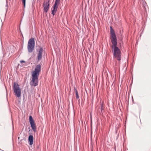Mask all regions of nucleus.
Segmentation results:
<instances>
[{
	"label": "nucleus",
	"mask_w": 151,
	"mask_h": 151,
	"mask_svg": "<svg viewBox=\"0 0 151 151\" xmlns=\"http://www.w3.org/2000/svg\"><path fill=\"white\" fill-rule=\"evenodd\" d=\"M58 6H56L55 5H54L53 6V9L52 11V14L53 15H54L55 14L56 12Z\"/></svg>",
	"instance_id": "nucleus-10"
},
{
	"label": "nucleus",
	"mask_w": 151,
	"mask_h": 151,
	"mask_svg": "<svg viewBox=\"0 0 151 151\" xmlns=\"http://www.w3.org/2000/svg\"><path fill=\"white\" fill-rule=\"evenodd\" d=\"M22 2L24 5V8H25L26 5V0H22Z\"/></svg>",
	"instance_id": "nucleus-13"
},
{
	"label": "nucleus",
	"mask_w": 151,
	"mask_h": 151,
	"mask_svg": "<svg viewBox=\"0 0 151 151\" xmlns=\"http://www.w3.org/2000/svg\"><path fill=\"white\" fill-rule=\"evenodd\" d=\"M101 110H102V109H103V106H102V105L101 106Z\"/></svg>",
	"instance_id": "nucleus-16"
},
{
	"label": "nucleus",
	"mask_w": 151,
	"mask_h": 151,
	"mask_svg": "<svg viewBox=\"0 0 151 151\" xmlns=\"http://www.w3.org/2000/svg\"><path fill=\"white\" fill-rule=\"evenodd\" d=\"M13 90L16 96L18 98H20L21 90L18 84L15 82L14 83Z\"/></svg>",
	"instance_id": "nucleus-2"
},
{
	"label": "nucleus",
	"mask_w": 151,
	"mask_h": 151,
	"mask_svg": "<svg viewBox=\"0 0 151 151\" xmlns=\"http://www.w3.org/2000/svg\"><path fill=\"white\" fill-rule=\"evenodd\" d=\"M49 0H48L47 2H44L43 3V10L46 13L47 12L49 8Z\"/></svg>",
	"instance_id": "nucleus-7"
},
{
	"label": "nucleus",
	"mask_w": 151,
	"mask_h": 151,
	"mask_svg": "<svg viewBox=\"0 0 151 151\" xmlns=\"http://www.w3.org/2000/svg\"><path fill=\"white\" fill-rule=\"evenodd\" d=\"M28 141L29 142L30 145H32L33 144V137L32 135H30L29 136Z\"/></svg>",
	"instance_id": "nucleus-9"
},
{
	"label": "nucleus",
	"mask_w": 151,
	"mask_h": 151,
	"mask_svg": "<svg viewBox=\"0 0 151 151\" xmlns=\"http://www.w3.org/2000/svg\"><path fill=\"white\" fill-rule=\"evenodd\" d=\"M35 41L34 38L30 39L28 42L27 49L29 52H32L34 50Z\"/></svg>",
	"instance_id": "nucleus-4"
},
{
	"label": "nucleus",
	"mask_w": 151,
	"mask_h": 151,
	"mask_svg": "<svg viewBox=\"0 0 151 151\" xmlns=\"http://www.w3.org/2000/svg\"><path fill=\"white\" fill-rule=\"evenodd\" d=\"M74 90L75 91L76 98L77 99H78L79 98V96L78 95V93L77 91V89L76 88H74Z\"/></svg>",
	"instance_id": "nucleus-11"
},
{
	"label": "nucleus",
	"mask_w": 151,
	"mask_h": 151,
	"mask_svg": "<svg viewBox=\"0 0 151 151\" xmlns=\"http://www.w3.org/2000/svg\"><path fill=\"white\" fill-rule=\"evenodd\" d=\"M41 65H38L35 67V70L32 73V81L30 82L31 85L33 86H36L38 85V76L40 71Z\"/></svg>",
	"instance_id": "nucleus-1"
},
{
	"label": "nucleus",
	"mask_w": 151,
	"mask_h": 151,
	"mask_svg": "<svg viewBox=\"0 0 151 151\" xmlns=\"http://www.w3.org/2000/svg\"><path fill=\"white\" fill-rule=\"evenodd\" d=\"M29 122L30 124L31 127L34 132L37 131L36 127L35 126L34 121L32 116H29Z\"/></svg>",
	"instance_id": "nucleus-6"
},
{
	"label": "nucleus",
	"mask_w": 151,
	"mask_h": 151,
	"mask_svg": "<svg viewBox=\"0 0 151 151\" xmlns=\"http://www.w3.org/2000/svg\"><path fill=\"white\" fill-rule=\"evenodd\" d=\"M111 36V41L112 44L111 47L116 46L117 44L116 38L115 33L113 32H112Z\"/></svg>",
	"instance_id": "nucleus-5"
},
{
	"label": "nucleus",
	"mask_w": 151,
	"mask_h": 151,
	"mask_svg": "<svg viewBox=\"0 0 151 151\" xmlns=\"http://www.w3.org/2000/svg\"><path fill=\"white\" fill-rule=\"evenodd\" d=\"M20 62L22 63H24L25 62L24 61V60H21L20 61Z\"/></svg>",
	"instance_id": "nucleus-15"
},
{
	"label": "nucleus",
	"mask_w": 151,
	"mask_h": 151,
	"mask_svg": "<svg viewBox=\"0 0 151 151\" xmlns=\"http://www.w3.org/2000/svg\"><path fill=\"white\" fill-rule=\"evenodd\" d=\"M60 0H55V3L54 4V5L58 6L59 4Z\"/></svg>",
	"instance_id": "nucleus-12"
},
{
	"label": "nucleus",
	"mask_w": 151,
	"mask_h": 151,
	"mask_svg": "<svg viewBox=\"0 0 151 151\" xmlns=\"http://www.w3.org/2000/svg\"><path fill=\"white\" fill-rule=\"evenodd\" d=\"M113 50V54L115 58L118 60H121V51L119 48L116 46L112 47Z\"/></svg>",
	"instance_id": "nucleus-3"
},
{
	"label": "nucleus",
	"mask_w": 151,
	"mask_h": 151,
	"mask_svg": "<svg viewBox=\"0 0 151 151\" xmlns=\"http://www.w3.org/2000/svg\"><path fill=\"white\" fill-rule=\"evenodd\" d=\"M43 51V48L42 47H40L39 50L37 54V61H39L42 58V53Z\"/></svg>",
	"instance_id": "nucleus-8"
},
{
	"label": "nucleus",
	"mask_w": 151,
	"mask_h": 151,
	"mask_svg": "<svg viewBox=\"0 0 151 151\" xmlns=\"http://www.w3.org/2000/svg\"><path fill=\"white\" fill-rule=\"evenodd\" d=\"M110 28L111 34V33H112V32H113L114 33H114V30L112 29V27H110Z\"/></svg>",
	"instance_id": "nucleus-14"
}]
</instances>
